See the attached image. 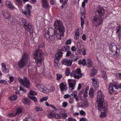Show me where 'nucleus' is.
Here are the masks:
<instances>
[{
  "label": "nucleus",
  "instance_id": "obj_6",
  "mask_svg": "<svg viewBox=\"0 0 121 121\" xmlns=\"http://www.w3.org/2000/svg\"><path fill=\"white\" fill-rule=\"evenodd\" d=\"M23 26V27L25 30L27 32H29L30 35L33 34V28L31 24L30 23H28L27 24V22L26 20L24 18H22L21 21Z\"/></svg>",
  "mask_w": 121,
  "mask_h": 121
},
{
  "label": "nucleus",
  "instance_id": "obj_18",
  "mask_svg": "<svg viewBox=\"0 0 121 121\" xmlns=\"http://www.w3.org/2000/svg\"><path fill=\"white\" fill-rule=\"evenodd\" d=\"M47 32L50 35H53L55 34L56 35V30H54V29L51 28H50L48 29L47 31Z\"/></svg>",
  "mask_w": 121,
  "mask_h": 121
},
{
  "label": "nucleus",
  "instance_id": "obj_53",
  "mask_svg": "<svg viewBox=\"0 0 121 121\" xmlns=\"http://www.w3.org/2000/svg\"><path fill=\"white\" fill-rule=\"evenodd\" d=\"M82 64L83 66H85L86 65V60L85 59H83L82 61Z\"/></svg>",
  "mask_w": 121,
  "mask_h": 121
},
{
  "label": "nucleus",
  "instance_id": "obj_52",
  "mask_svg": "<svg viewBox=\"0 0 121 121\" xmlns=\"http://www.w3.org/2000/svg\"><path fill=\"white\" fill-rule=\"evenodd\" d=\"M85 8H82L81 9V11L82 13V15H84L85 12Z\"/></svg>",
  "mask_w": 121,
  "mask_h": 121
},
{
  "label": "nucleus",
  "instance_id": "obj_46",
  "mask_svg": "<svg viewBox=\"0 0 121 121\" xmlns=\"http://www.w3.org/2000/svg\"><path fill=\"white\" fill-rule=\"evenodd\" d=\"M60 50H61V52L63 51L64 52H66L67 51L66 50V49L65 46H63L60 49H59Z\"/></svg>",
  "mask_w": 121,
  "mask_h": 121
},
{
  "label": "nucleus",
  "instance_id": "obj_54",
  "mask_svg": "<svg viewBox=\"0 0 121 121\" xmlns=\"http://www.w3.org/2000/svg\"><path fill=\"white\" fill-rule=\"evenodd\" d=\"M60 1L64 4H65L68 2V0H60Z\"/></svg>",
  "mask_w": 121,
  "mask_h": 121
},
{
  "label": "nucleus",
  "instance_id": "obj_28",
  "mask_svg": "<svg viewBox=\"0 0 121 121\" xmlns=\"http://www.w3.org/2000/svg\"><path fill=\"white\" fill-rule=\"evenodd\" d=\"M55 115V114L54 113V112L52 111L48 115V116L49 118H51L53 117H54Z\"/></svg>",
  "mask_w": 121,
  "mask_h": 121
},
{
  "label": "nucleus",
  "instance_id": "obj_37",
  "mask_svg": "<svg viewBox=\"0 0 121 121\" xmlns=\"http://www.w3.org/2000/svg\"><path fill=\"white\" fill-rule=\"evenodd\" d=\"M8 8L10 10H13L15 9L14 6L12 4L9 6Z\"/></svg>",
  "mask_w": 121,
  "mask_h": 121
},
{
  "label": "nucleus",
  "instance_id": "obj_25",
  "mask_svg": "<svg viewBox=\"0 0 121 121\" xmlns=\"http://www.w3.org/2000/svg\"><path fill=\"white\" fill-rule=\"evenodd\" d=\"M9 98L10 100H15L17 99V97L16 95H13L9 97Z\"/></svg>",
  "mask_w": 121,
  "mask_h": 121
},
{
  "label": "nucleus",
  "instance_id": "obj_40",
  "mask_svg": "<svg viewBox=\"0 0 121 121\" xmlns=\"http://www.w3.org/2000/svg\"><path fill=\"white\" fill-rule=\"evenodd\" d=\"M45 35H44L45 37L47 40L49 39V37H50V35L46 31L45 33Z\"/></svg>",
  "mask_w": 121,
  "mask_h": 121
},
{
  "label": "nucleus",
  "instance_id": "obj_15",
  "mask_svg": "<svg viewBox=\"0 0 121 121\" xmlns=\"http://www.w3.org/2000/svg\"><path fill=\"white\" fill-rule=\"evenodd\" d=\"M93 82L92 85L94 88L95 89H97L99 87V82L97 78H93L92 79Z\"/></svg>",
  "mask_w": 121,
  "mask_h": 121
},
{
  "label": "nucleus",
  "instance_id": "obj_11",
  "mask_svg": "<svg viewBox=\"0 0 121 121\" xmlns=\"http://www.w3.org/2000/svg\"><path fill=\"white\" fill-rule=\"evenodd\" d=\"M69 81H68V84L69 85V92H72L74 89V87L76 84V82H74L73 83L72 82V80L70 79Z\"/></svg>",
  "mask_w": 121,
  "mask_h": 121
},
{
  "label": "nucleus",
  "instance_id": "obj_60",
  "mask_svg": "<svg viewBox=\"0 0 121 121\" xmlns=\"http://www.w3.org/2000/svg\"><path fill=\"white\" fill-rule=\"evenodd\" d=\"M18 79L20 82L22 83L24 81V78L23 80L21 78L19 77L18 78Z\"/></svg>",
  "mask_w": 121,
  "mask_h": 121
},
{
  "label": "nucleus",
  "instance_id": "obj_43",
  "mask_svg": "<svg viewBox=\"0 0 121 121\" xmlns=\"http://www.w3.org/2000/svg\"><path fill=\"white\" fill-rule=\"evenodd\" d=\"M0 83L4 85L8 84V83L6 81L4 80H0Z\"/></svg>",
  "mask_w": 121,
  "mask_h": 121
},
{
  "label": "nucleus",
  "instance_id": "obj_32",
  "mask_svg": "<svg viewBox=\"0 0 121 121\" xmlns=\"http://www.w3.org/2000/svg\"><path fill=\"white\" fill-rule=\"evenodd\" d=\"M102 74L103 78L105 80H106L107 78L106 72L105 71H104L102 72Z\"/></svg>",
  "mask_w": 121,
  "mask_h": 121
},
{
  "label": "nucleus",
  "instance_id": "obj_41",
  "mask_svg": "<svg viewBox=\"0 0 121 121\" xmlns=\"http://www.w3.org/2000/svg\"><path fill=\"white\" fill-rule=\"evenodd\" d=\"M12 4V3L9 1H6L5 2V4L6 6L7 7Z\"/></svg>",
  "mask_w": 121,
  "mask_h": 121
},
{
  "label": "nucleus",
  "instance_id": "obj_19",
  "mask_svg": "<svg viewBox=\"0 0 121 121\" xmlns=\"http://www.w3.org/2000/svg\"><path fill=\"white\" fill-rule=\"evenodd\" d=\"M1 65L2 66V71L6 73H8L9 72V70L8 69L6 68V65L5 63H1Z\"/></svg>",
  "mask_w": 121,
  "mask_h": 121
},
{
  "label": "nucleus",
  "instance_id": "obj_3",
  "mask_svg": "<svg viewBox=\"0 0 121 121\" xmlns=\"http://www.w3.org/2000/svg\"><path fill=\"white\" fill-rule=\"evenodd\" d=\"M54 26L57 38L59 39H61V37L64 35L65 29L62 22L60 20L55 21Z\"/></svg>",
  "mask_w": 121,
  "mask_h": 121
},
{
  "label": "nucleus",
  "instance_id": "obj_64",
  "mask_svg": "<svg viewBox=\"0 0 121 121\" xmlns=\"http://www.w3.org/2000/svg\"><path fill=\"white\" fill-rule=\"evenodd\" d=\"M116 76L121 79V73H118L116 74Z\"/></svg>",
  "mask_w": 121,
  "mask_h": 121
},
{
  "label": "nucleus",
  "instance_id": "obj_57",
  "mask_svg": "<svg viewBox=\"0 0 121 121\" xmlns=\"http://www.w3.org/2000/svg\"><path fill=\"white\" fill-rule=\"evenodd\" d=\"M121 29V26L120 25H119V26H117V31L116 32V33H117L118 32H119Z\"/></svg>",
  "mask_w": 121,
  "mask_h": 121
},
{
  "label": "nucleus",
  "instance_id": "obj_34",
  "mask_svg": "<svg viewBox=\"0 0 121 121\" xmlns=\"http://www.w3.org/2000/svg\"><path fill=\"white\" fill-rule=\"evenodd\" d=\"M55 34H53V35H50V37H49V39H48L49 40H53L55 38Z\"/></svg>",
  "mask_w": 121,
  "mask_h": 121
},
{
  "label": "nucleus",
  "instance_id": "obj_42",
  "mask_svg": "<svg viewBox=\"0 0 121 121\" xmlns=\"http://www.w3.org/2000/svg\"><path fill=\"white\" fill-rule=\"evenodd\" d=\"M35 110L36 111H41L43 110V108H42L39 107L37 106L35 107Z\"/></svg>",
  "mask_w": 121,
  "mask_h": 121
},
{
  "label": "nucleus",
  "instance_id": "obj_29",
  "mask_svg": "<svg viewBox=\"0 0 121 121\" xmlns=\"http://www.w3.org/2000/svg\"><path fill=\"white\" fill-rule=\"evenodd\" d=\"M62 77V76L61 74H56V79L58 81H59Z\"/></svg>",
  "mask_w": 121,
  "mask_h": 121
},
{
  "label": "nucleus",
  "instance_id": "obj_30",
  "mask_svg": "<svg viewBox=\"0 0 121 121\" xmlns=\"http://www.w3.org/2000/svg\"><path fill=\"white\" fill-rule=\"evenodd\" d=\"M42 91L45 93H48L49 92V89L47 87L44 86Z\"/></svg>",
  "mask_w": 121,
  "mask_h": 121
},
{
  "label": "nucleus",
  "instance_id": "obj_62",
  "mask_svg": "<svg viewBox=\"0 0 121 121\" xmlns=\"http://www.w3.org/2000/svg\"><path fill=\"white\" fill-rule=\"evenodd\" d=\"M68 121H76L75 119L72 117H69L68 119Z\"/></svg>",
  "mask_w": 121,
  "mask_h": 121
},
{
  "label": "nucleus",
  "instance_id": "obj_1",
  "mask_svg": "<svg viewBox=\"0 0 121 121\" xmlns=\"http://www.w3.org/2000/svg\"><path fill=\"white\" fill-rule=\"evenodd\" d=\"M97 9L95 11L96 16L93 19L92 22L93 23L96 24L98 26H99L103 22L102 16L104 14V12L105 10L103 7L100 5L97 6Z\"/></svg>",
  "mask_w": 121,
  "mask_h": 121
},
{
  "label": "nucleus",
  "instance_id": "obj_47",
  "mask_svg": "<svg viewBox=\"0 0 121 121\" xmlns=\"http://www.w3.org/2000/svg\"><path fill=\"white\" fill-rule=\"evenodd\" d=\"M30 99L34 101L35 102H36L37 101V99L36 98L35 96H31L30 98Z\"/></svg>",
  "mask_w": 121,
  "mask_h": 121
},
{
  "label": "nucleus",
  "instance_id": "obj_5",
  "mask_svg": "<svg viewBox=\"0 0 121 121\" xmlns=\"http://www.w3.org/2000/svg\"><path fill=\"white\" fill-rule=\"evenodd\" d=\"M109 48L110 51L112 52L113 53L115 52V53L113 55L114 57L115 58L118 57L120 54V45L118 44L116 45L112 44L110 46Z\"/></svg>",
  "mask_w": 121,
  "mask_h": 121
},
{
  "label": "nucleus",
  "instance_id": "obj_49",
  "mask_svg": "<svg viewBox=\"0 0 121 121\" xmlns=\"http://www.w3.org/2000/svg\"><path fill=\"white\" fill-rule=\"evenodd\" d=\"M61 117L63 119H65L67 117V115L66 112L61 115Z\"/></svg>",
  "mask_w": 121,
  "mask_h": 121
},
{
  "label": "nucleus",
  "instance_id": "obj_12",
  "mask_svg": "<svg viewBox=\"0 0 121 121\" xmlns=\"http://www.w3.org/2000/svg\"><path fill=\"white\" fill-rule=\"evenodd\" d=\"M59 86L60 90L61 92L65 91L67 90L68 87L67 84L64 82L61 83Z\"/></svg>",
  "mask_w": 121,
  "mask_h": 121
},
{
  "label": "nucleus",
  "instance_id": "obj_56",
  "mask_svg": "<svg viewBox=\"0 0 121 121\" xmlns=\"http://www.w3.org/2000/svg\"><path fill=\"white\" fill-rule=\"evenodd\" d=\"M68 105V103L66 102H64L62 104L63 107L64 108L66 107Z\"/></svg>",
  "mask_w": 121,
  "mask_h": 121
},
{
  "label": "nucleus",
  "instance_id": "obj_10",
  "mask_svg": "<svg viewBox=\"0 0 121 121\" xmlns=\"http://www.w3.org/2000/svg\"><path fill=\"white\" fill-rule=\"evenodd\" d=\"M24 81L22 83L23 86L27 88L30 89V83L29 80L26 77L24 78Z\"/></svg>",
  "mask_w": 121,
  "mask_h": 121
},
{
  "label": "nucleus",
  "instance_id": "obj_22",
  "mask_svg": "<svg viewBox=\"0 0 121 121\" xmlns=\"http://www.w3.org/2000/svg\"><path fill=\"white\" fill-rule=\"evenodd\" d=\"M36 86L39 91H43L45 86L42 84H37L36 85Z\"/></svg>",
  "mask_w": 121,
  "mask_h": 121
},
{
  "label": "nucleus",
  "instance_id": "obj_13",
  "mask_svg": "<svg viewBox=\"0 0 121 121\" xmlns=\"http://www.w3.org/2000/svg\"><path fill=\"white\" fill-rule=\"evenodd\" d=\"M78 104L79 107L85 108L87 107L89 105V103L87 101H83L78 103Z\"/></svg>",
  "mask_w": 121,
  "mask_h": 121
},
{
  "label": "nucleus",
  "instance_id": "obj_24",
  "mask_svg": "<svg viewBox=\"0 0 121 121\" xmlns=\"http://www.w3.org/2000/svg\"><path fill=\"white\" fill-rule=\"evenodd\" d=\"M66 56L67 57H69L70 56V58H73L74 57V55L69 51H67Z\"/></svg>",
  "mask_w": 121,
  "mask_h": 121
},
{
  "label": "nucleus",
  "instance_id": "obj_38",
  "mask_svg": "<svg viewBox=\"0 0 121 121\" xmlns=\"http://www.w3.org/2000/svg\"><path fill=\"white\" fill-rule=\"evenodd\" d=\"M82 15L81 16V25L82 28H83V26L84 24V20L83 19V18L82 17Z\"/></svg>",
  "mask_w": 121,
  "mask_h": 121
},
{
  "label": "nucleus",
  "instance_id": "obj_21",
  "mask_svg": "<svg viewBox=\"0 0 121 121\" xmlns=\"http://www.w3.org/2000/svg\"><path fill=\"white\" fill-rule=\"evenodd\" d=\"M114 83H111L109 85L108 90L109 93L111 94L113 92Z\"/></svg>",
  "mask_w": 121,
  "mask_h": 121
},
{
  "label": "nucleus",
  "instance_id": "obj_63",
  "mask_svg": "<svg viewBox=\"0 0 121 121\" xmlns=\"http://www.w3.org/2000/svg\"><path fill=\"white\" fill-rule=\"evenodd\" d=\"M50 106L51 108L55 110L56 111L57 110V108L54 105L51 104L50 105Z\"/></svg>",
  "mask_w": 121,
  "mask_h": 121
},
{
  "label": "nucleus",
  "instance_id": "obj_16",
  "mask_svg": "<svg viewBox=\"0 0 121 121\" xmlns=\"http://www.w3.org/2000/svg\"><path fill=\"white\" fill-rule=\"evenodd\" d=\"M86 66L88 68H91L94 65V62L92 60L89 58L86 60Z\"/></svg>",
  "mask_w": 121,
  "mask_h": 121
},
{
  "label": "nucleus",
  "instance_id": "obj_23",
  "mask_svg": "<svg viewBox=\"0 0 121 121\" xmlns=\"http://www.w3.org/2000/svg\"><path fill=\"white\" fill-rule=\"evenodd\" d=\"M94 89L93 88H91L89 90V95L91 98H92L94 96Z\"/></svg>",
  "mask_w": 121,
  "mask_h": 121
},
{
  "label": "nucleus",
  "instance_id": "obj_26",
  "mask_svg": "<svg viewBox=\"0 0 121 121\" xmlns=\"http://www.w3.org/2000/svg\"><path fill=\"white\" fill-rule=\"evenodd\" d=\"M23 121H36L30 117H27L23 119Z\"/></svg>",
  "mask_w": 121,
  "mask_h": 121
},
{
  "label": "nucleus",
  "instance_id": "obj_45",
  "mask_svg": "<svg viewBox=\"0 0 121 121\" xmlns=\"http://www.w3.org/2000/svg\"><path fill=\"white\" fill-rule=\"evenodd\" d=\"M23 101L24 104H29V102L28 99L26 98H25L23 99Z\"/></svg>",
  "mask_w": 121,
  "mask_h": 121
},
{
  "label": "nucleus",
  "instance_id": "obj_35",
  "mask_svg": "<svg viewBox=\"0 0 121 121\" xmlns=\"http://www.w3.org/2000/svg\"><path fill=\"white\" fill-rule=\"evenodd\" d=\"M72 42V40L71 39H69L66 40L65 43V44L66 45H70Z\"/></svg>",
  "mask_w": 121,
  "mask_h": 121
},
{
  "label": "nucleus",
  "instance_id": "obj_14",
  "mask_svg": "<svg viewBox=\"0 0 121 121\" xmlns=\"http://www.w3.org/2000/svg\"><path fill=\"white\" fill-rule=\"evenodd\" d=\"M73 61V60L72 59L68 60L67 59H65L62 60V64L64 65L69 66L71 65Z\"/></svg>",
  "mask_w": 121,
  "mask_h": 121
},
{
  "label": "nucleus",
  "instance_id": "obj_33",
  "mask_svg": "<svg viewBox=\"0 0 121 121\" xmlns=\"http://www.w3.org/2000/svg\"><path fill=\"white\" fill-rule=\"evenodd\" d=\"M22 108H18L17 109L16 113L18 115L22 112Z\"/></svg>",
  "mask_w": 121,
  "mask_h": 121
},
{
  "label": "nucleus",
  "instance_id": "obj_55",
  "mask_svg": "<svg viewBox=\"0 0 121 121\" xmlns=\"http://www.w3.org/2000/svg\"><path fill=\"white\" fill-rule=\"evenodd\" d=\"M106 114L104 112H102L100 116L101 117H105L106 116Z\"/></svg>",
  "mask_w": 121,
  "mask_h": 121
},
{
  "label": "nucleus",
  "instance_id": "obj_8",
  "mask_svg": "<svg viewBox=\"0 0 121 121\" xmlns=\"http://www.w3.org/2000/svg\"><path fill=\"white\" fill-rule=\"evenodd\" d=\"M82 75L83 74L81 73L80 69L79 68L72 71L70 73L71 76L74 77V78L77 79L81 78Z\"/></svg>",
  "mask_w": 121,
  "mask_h": 121
},
{
  "label": "nucleus",
  "instance_id": "obj_48",
  "mask_svg": "<svg viewBox=\"0 0 121 121\" xmlns=\"http://www.w3.org/2000/svg\"><path fill=\"white\" fill-rule=\"evenodd\" d=\"M81 52L83 55H85L86 54V50L84 48H83L81 50Z\"/></svg>",
  "mask_w": 121,
  "mask_h": 121
},
{
  "label": "nucleus",
  "instance_id": "obj_2",
  "mask_svg": "<svg viewBox=\"0 0 121 121\" xmlns=\"http://www.w3.org/2000/svg\"><path fill=\"white\" fill-rule=\"evenodd\" d=\"M97 97V100L96 102L98 110L100 111L101 110V109H102L105 112H106L108 107L107 102L106 100H104V96L100 90L98 91Z\"/></svg>",
  "mask_w": 121,
  "mask_h": 121
},
{
  "label": "nucleus",
  "instance_id": "obj_44",
  "mask_svg": "<svg viewBox=\"0 0 121 121\" xmlns=\"http://www.w3.org/2000/svg\"><path fill=\"white\" fill-rule=\"evenodd\" d=\"M54 117L56 119H60L61 118V116L60 114H55V115Z\"/></svg>",
  "mask_w": 121,
  "mask_h": 121
},
{
  "label": "nucleus",
  "instance_id": "obj_31",
  "mask_svg": "<svg viewBox=\"0 0 121 121\" xmlns=\"http://www.w3.org/2000/svg\"><path fill=\"white\" fill-rule=\"evenodd\" d=\"M97 73V70L95 69V67L93 68L91 71V73L92 74L94 75H95Z\"/></svg>",
  "mask_w": 121,
  "mask_h": 121
},
{
  "label": "nucleus",
  "instance_id": "obj_4",
  "mask_svg": "<svg viewBox=\"0 0 121 121\" xmlns=\"http://www.w3.org/2000/svg\"><path fill=\"white\" fill-rule=\"evenodd\" d=\"M43 53L41 49H37L35 51L34 58L35 59L36 64L39 65H41L42 61L44 60Z\"/></svg>",
  "mask_w": 121,
  "mask_h": 121
},
{
  "label": "nucleus",
  "instance_id": "obj_9",
  "mask_svg": "<svg viewBox=\"0 0 121 121\" xmlns=\"http://www.w3.org/2000/svg\"><path fill=\"white\" fill-rule=\"evenodd\" d=\"M32 7L31 5L29 4H27L25 10L22 11L23 13L28 17H29L31 14V11Z\"/></svg>",
  "mask_w": 121,
  "mask_h": 121
},
{
  "label": "nucleus",
  "instance_id": "obj_59",
  "mask_svg": "<svg viewBox=\"0 0 121 121\" xmlns=\"http://www.w3.org/2000/svg\"><path fill=\"white\" fill-rule=\"evenodd\" d=\"M71 50L73 52L75 51L76 50V48L75 46H73L71 48Z\"/></svg>",
  "mask_w": 121,
  "mask_h": 121
},
{
  "label": "nucleus",
  "instance_id": "obj_50",
  "mask_svg": "<svg viewBox=\"0 0 121 121\" xmlns=\"http://www.w3.org/2000/svg\"><path fill=\"white\" fill-rule=\"evenodd\" d=\"M77 92L76 91H73L71 94V95L72 96H73V97L76 96L77 95Z\"/></svg>",
  "mask_w": 121,
  "mask_h": 121
},
{
  "label": "nucleus",
  "instance_id": "obj_39",
  "mask_svg": "<svg viewBox=\"0 0 121 121\" xmlns=\"http://www.w3.org/2000/svg\"><path fill=\"white\" fill-rule=\"evenodd\" d=\"M48 98V96H46L40 99V100L41 102H43L44 101H46Z\"/></svg>",
  "mask_w": 121,
  "mask_h": 121
},
{
  "label": "nucleus",
  "instance_id": "obj_20",
  "mask_svg": "<svg viewBox=\"0 0 121 121\" xmlns=\"http://www.w3.org/2000/svg\"><path fill=\"white\" fill-rule=\"evenodd\" d=\"M58 51V52L55 55V57L56 58H57L60 59V57L62 56L63 53L61 52V50H60L59 49Z\"/></svg>",
  "mask_w": 121,
  "mask_h": 121
},
{
  "label": "nucleus",
  "instance_id": "obj_27",
  "mask_svg": "<svg viewBox=\"0 0 121 121\" xmlns=\"http://www.w3.org/2000/svg\"><path fill=\"white\" fill-rule=\"evenodd\" d=\"M23 121H36L30 117H27L23 119Z\"/></svg>",
  "mask_w": 121,
  "mask_h": 121
},
{
  "label": "nucleus",
  "instance_id": "obj_36",
  "mask_svg": "<svg viewBox=\"0 0 121 121\" xmlns=\"http://www.w3.org/2000/svg\"><path fill=\"white\" fill-rule=\"evenodd\" d=\"M70 71L69 69L67 68L66 69L65 73V74L66 76H68L70 75Z\"/></svg>",
  "mask_w": 121,
  "mask_h": 121
},
{
  "label": "nucleus",
  "instance_id": "obj_7",
  "mask_svg": "<svg viewBox=\"0 0 121 121\" xmlns=\"http://www.w3.org/2000/svg\"><path fill=\"white\" fill-rule=\"evenodd\" d=\"M28 55L26 52H25L22 56V59L18 62V67L20 68H22L26 65L28 59Z\"/></svg>",
  "mask_w": 121,
  "mask_h": 121
},
{
  "label": "nucleus",
  "instance_id": "obj_61",
  "mask_svg": "<svg viewBox=\"0 0 121 121\" xmlns=\"http://www.w3.org/2000/svg\"><path fill=\"white\" fill-rule=\"evenodd\" d=\"M30 94L31 95H36L37 93L34 91H31L30 92Z\"/></svg>",
  "mask_w": 121,
  "mask_h": 121
},
{
  "label": "nucleus",
  "instance_id": "obj_51",
  "mask_svg": "<svg viewBox=\"0 0 121 121\" xmlns=\"http://www.w3.org/2000/svg\"><path fill=\"white\" fill-rule=\"evenodd\" d=\"M18 4V6L20 7L22 6V1L21 0H20L17 1Z\"/></svg>",
  "mask_w": 121,
  "mask_h": 121
},
{
  "label": "nucleus",
  "instance_id": "obj_17",
  "mask_svg": "<svg viewBox=\"0 0 121 121\" xmlns=\"http://www.w3.org/2000/svg\"><path fill=\"white\" fill-rule=\"evenodd\" d=\"M1 13L2 14L5 19H7L8 20H10L11 16L9 13H5L4 11H2Z\"/></svg>",
  "mask_w": 121,
  "mask_h": 121
},
{
  "label": "nucleus",
  "instance_id": "obj_58",
  "mask_svg": "<svg viewBox=\"0 0 121 121\" xmlns=\"http://www.w3.org/2000/svg\"><path fill=\"white\" fill-rule=\"evenodd\" d=\"M44 45H43L41 44L38 46V49H40L41 48L42 49H43L44 48Z\"/></svg>",
  "mask_w": 121,
  "mask_h": 121
}]
</instances>
